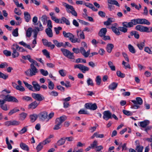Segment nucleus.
Here are the masks:
<instances>
[{
  "label": "nucleus",
  "mask_w": 152,
  "mask_h": 152,
  "mask_svg": "<svg viewBox=\"0 0 152 152\" xmlns=\"http://www.w3.org/2000/svg\"><path fill=\"white\" fill-rule=\"evenodd\" d=\"M122 25L123 26L119 27L118 28L115 26H112L111 27V28L112 31L116 35H119L121 34L119 31L124 33H126L127 32V28H129L127 23V22H123L122 23Z\"/></svg>",
  "instance_id": "nucleus-1"
},
{
  "label": "nucleus",
  "mask_w": 152,
  "mask_h": 152,
  "mask_svg": "<svg viewBox=\"0 0 152 152\" xmlns=\"http://www.w3.org/2000/svg\"><path fill=\"white\" fill-rule=\"evenodd\" d=\"M129 28L133 27L137 24L150 25V23L145 19L137 18L131 20L130 22H127Z\"/></svg>",
  "instance_id": "nucleus-2"
},
{
  "label": "nucleus",
  "mask_w": 152,
  "mask_h": 152,
  "mask_svg": "<svg viewBox=\"0 0 152 152\" xmlns=\"http://www.w3.org/2000/svg\"><path fill=\"white\" fill-rule=\"evenodd\" d=\"M66 119V116L65 115L60 117L57 118L55 120V125L53 128V129L55 130H58L60 129L62 126L61 124Z\"/></svg>",
  "instance_id": "nucleus-3"
},
{
  "label": "nucleus",
  "mask_w": 152,
  "mask_h": 152,
  "mask_svg": "<svg viewBox=\"0 0 152 152\" xmlns=\"http://www.w3.org/2000/svg\"><path fill=\"white\" fill-rule=\"evenodd\" d=\"M64 36L65 38H68L69 40L73 43L76 42L79 43L80 42V39L78 38H74V36L72 33L68 32L66 33L65 31H64L63 32Z\"/></svg>",
  "instance_id": "nucleus-4"
},
{
  "label": "nucleus",
  "mask_w": 152,
  "mask_h": 152,
  "mask_svg": "<svg viewBox=\"0 0 152 152\" xmlns=\"http://www.w3.org/2000/svg\"><path fill=\"white\" fill-rule=\"evenodd\" d=\"M62 4L65 7L67 13H71L72 15L76 17L77 16V13L73 6L69 5L65 2H63Z\"/></svg>",
  "instance_id": "nucleus-5"
},
{
  "label": "nucleus",
  "mask_w": 152,
  "mask_h": 152,
  "mask_svg": "<svg viewBox=\"0 0 152 152\" xmlns=\"http://www.w3.org/2000/svg\"><path fill=\"white\" fill-rule=\"evenodd\" d=\"M131 102L134 104L132 105L131 108L135 109H139L140 108V105L142 104L143 101L142 99L140 97L136 98L135 100H132Z\"/></svg>",
  "instance_id": "nucleus-6"
},
{
  "label": "nucleus",
  "mask_w": 152,
  "mask_h": 152,
  "mask_svg": "<svg viewBox=\"0 0 152 152\" xmlns=\"http://www.w3.org/2000/svg\"><path fill=\"white\" fill-rule=\"evenodd\" d=\"M61 51L63 55L67 58L70 59H75V56L74 55L73 53H72L69 50L64 48H61Z\"/></svg>",
  "instance_id": "nucleus-7"
},
{
  "label": "nucleus",
  "mask_w": 152,
  "mask_h": 152,
  "mask_svg": "<svg viewBox=\"0 0 152 152\" xmlns=\"http://www.w3.org/2000/svg\"><path fill=\"white\" fill-rule=\"evenodd\" d=\"M61 51L63 55L67 58L70 59H75V56L74 55L73 53H72L69 50L64 48H61Z\"/></svg>",
  "instance_id": "nucleus-8"
},
{
  "label": "nucleus",
  "mask_w": 152,
  "mask_h": 152,
  "mask_svg": "<svg viewBox=\"0 0 152 152\" xmlns=\"http://www.w3.org/2000/svg\"><path fill=\"white\" fill-rule=\"evenodd\" d=\"M107 2L108 4H108V8L111 11L113 10L114 8V7L112 6L111 4L115 5L116 6L119 7H120V4L118 2L115 0H107Z\"/></svg>",
  "instance_id": "nucleus-9"
},
{
  "label": "nucleus",
  "mask_w": 152,
  "mask_h": 152,
  "mask_svg": "<svg viewBox=\"0 0 152 152\" xmlns=\"http://www.w3.org/2000/svg\"><path fill=\"white\" fill-rule=\"evenodd\" d=\"M74 68L75 69H79L83 73H85L86 71L89 70L88 67L79 64L75 65Z\"/></svg>",
  "instance_id": "nucleus-10"
},
{
  "label": "nucleus",
  "mask_w": 152,
  "mask_h": 152,
  "mask_svg": "<svg viewBox=\"0 0 152 152\" xmlns=\"http://www.w3.org/2000/svg\"><path fill=\"white\" fill-rule=\"evenodd\" d=\"M43 29L44 27L41 23H40V24L39 27L38 26L35 27V29L33 30V31L34 33V35L33 36V37L34 38V39H36L38 32L42 31H43Z\"/></svg>",
  "instance_id": "nucleus-11"
},
{
  "label": "nucleus",
  "mask_w": 152,
  "mask_h": 152,
  "mask_svg": "<svg viewBox=\"0 0 152 152\" xmlns=\"http://www.w3.org/2000/svg\"><path fill=\"white\" fill-rule=\"evenodd\" d=\"M136 30L142 32H150L149 28L146 26H144L140 25L136 26L135 27Z\"/></svg>",
  "instance_id": "nucleus-12"
},
{
  "label": "nucleus",
  "mask_w": 152,
  "mask_h": 152,
  "mask_svg": "<svg viewBox=\"0 0 152 152\" xmlns=\"http://www.w3.org/2000/svg\"><path fill=\"white\" fill-rule=\"evenodd\" d=\"M85 107L88 109L94 110L97 108L96 103L92 104L91 103H88L85 105Z\"/></svg>",
  "instance_id": "nucleus-13"
},
{
  "label": "nucleus",
  "mask_w": 152,
  "mask_h": 152,
  "mask_svg": "<svg viewBox=\"0 0 152 152\" xmlns=\"http://www.w3.org/2000/svg\"><path fill=\"white\" fill-rule=\"evenodd\" d=\"M31 96L39 102L45 99L44 97L40 94L33 93L31 94Z\"/></svg>",
  "instance_id": "nucleus-14"
},
{
  "label": "nucleus",
  "mask_w": 152,
  "mask_h": 152,
  "mask_svg": "<svg viewBox=\"0 0 152 152\" xmlns=\"http://www.w3.org/2000/svg\"><path fill=\"white\" fill-rule=\"evenodd\" d=\"M103 118L106 121H107L109 119L112 118V114L109 110L104 111L103 113Z\"/></svg>",
  "instance_id": "nucleus-15"
},
{
  "label": "nucleus",
  "mask_w": 152,
  "mask_h": 152,
  "mask_svg": "<svg viewBox=\"0 0 152 152\" xmlns=\"http://www.w3.org/2000/svg\"><path fill=\"white\" fill-rule=\"evenodd\" d=\"M30 67L31 68L29 69L30 72V76H32L35 75L36 73L38 72V70L33 64H31Z\"/></svg>",
  "instance_id": "nucleus-16"
},
{
  "label": "nucleus",
  "mask_w": 152,
  "mask_h": 152,
  "mask_svg": "<svg viewBox=\"0 0 152 152\" xmlns=\"http://www.w3.org/2000/svg\"><path fill=\"white\" fill-rule=\"evenodd\" d=\"M5 96L7 101L9 102H12L16 103L18 102V100L14 96H10L9 95H7Z\"/></svg>",
  "instance_id": "nucleus-17"
},
{
  "label": "nucleus",
  "mask_w": 152,
  "mask_h": 152,
  "mask_svg": "<svg viewBox=\"0 0 152 152\" xmlns=\"http://www.w3.org/2000/svg\"><path fill=\"white\" fill-rule=\"evenodd\" d=\"M38 116L41 120L44 121L47 118L48 113L45 111L42 112L38 115Z\"/></svg>",
  "instance_id": "nucleus-18"
},
{
  "label": "nucleus",
  "mask_w": 152,
  "mask_h": 152,
  "mask_svg": "<svg viewBox=\"0 0 152 152\" xmlns=\"http://www.w3.org/2000/svg\"><path fill=\"white\" fill-rule=\"evenodd\" d=\"M143 147L137 145L136 147V150L130 148L129 149V152H142Z\"/></svg>",
  "instance_id": "nucleus-19"
},
{
  "label": "nucleus",
  "mask_w": 152,
  "mask_h": 152,
  "mask_svg": "<svg viewBox=\"0 0 152 152\" xmlns=\"http://www.w3.org/2000/svg\"><path fill=\"white\" fill-rule=\"evenodd\" d=\"M11 49L13 52L12 54L13 58H15L18 57L19 55V53L17 51V49H15L14 44L12 45Z\"/></svg>",
  "instance_id": "nucleus-20"
},
{
  "label": "nucleus",
  "mask_w": 152,
  "mask_h": 152,
  "mask_svg": "<svg viewBox=\"0 0 152 152\" xmlns=\"http://www.w3.org/2000/svg\"><path fill=\"white\" fill-rule=\"evenodd\" d=\"M32 84L33 85V88H34V90L35 91H39L40 90V86L39 84L36 81H34L32 82Z\"/></svg>",
  "instance_id": "nucleus-21"
},
{
  "label": "nucleus",
  "mask_w": 152,
  "mask_h": 152,
  "mask_svg": "<svg viewBox=\"0 0 152 152\" xmlns=\"http://www.w3.org/2000/svg\"><path fill=\"white\" fill-rule=\"evenodd\" d=\"M39 104V103H37L36 101H34L28 105V108L29 109H34L37 107Z\"/></svg>",
  "instance_id": "nucleus-22"
},
{
  "label": "nucleus",
  "mask_w": 152,
  "mask_h": 152,
  "mask_svg": "<svg viewBox=\"0 0 152 152\" xmlns=\"http://www.w3.org/2000/svg\"><path fill=\"white\" fill-rule=\"evenodd\" d=\"M24 15L25 21L27 22H29L31 18L29 13L28 12L25 11L24 13Z\"/></svg>",
  "instance_id": "nucleus-23"
},
{
  "label": "nucleus",
  "mask_w": 152,
  "mask_h": 152,
  "mask_svg": "<svg viewBox=\"0 0 152 152\" xmlns=\"http://www.w3.org/2000/svg\"><path fill=\"white\" fill-rule=\"evenodd\" d=\"M150 123V121L148 120H145L140 122V126L143 128H145Z\"/></svg>",
  "instance_id": "nucleus-24"
},
{
  "label": "nucleus",
  "mask_w": 152,
  "mask_h": 152,
  "mask_svg": "<svg viewBox=\"0 0 152 152\" xmlns=\"http://www.w3.org/2000/svg\"><path fill=\"white\" fill-rule=\"evenodd\" d=\"M107 32V29L106 28H102L99 32V35L101 37H102L103 36L106 35Z\"/></svg>",
  "instance_id": "nucleus-25"
},
{
  "label": "nucleus",
  "mask_w": 152,
  "mask_h": 152,
  "mask_svg": "<svg viewBox=\"0 0 152 152\" xmlns=\"http://www.w3.org/2000/svg\"><path fill=\"white\" fill-rule=\"evenodd\" d=\"M38 20L37 17V16H34L32 19V22H33V24L34 25H37V26H38L39 27L40 24L41 23L40 21H39L37 23V21Z\"/></svg>",
  "instance_id": "nucleus-26"
},
{
  "label": "nucleus",
  "mask_w": 152,
  "mask_h": 152,
  "mask_svg": "<svg viewBox=\"0 0 152 152\" xmlns=\"http://www.w3.org/2000/svg\"><path fill=\"white\" fill-rule=\"evenodd\" d=\"M114 47V45L112 43H108L107 46V51L108 53H110Z\"/></svg>",
  "instance_id": "nucleus-27"
},
{
  "label": "nucleus",
  "mask_w": 152,
  "mask_h": 152,
  "mask_svg": "<svg viewBox=\"0 0 152 152\" xmlns=\"http://www.w3.org/2000/svg\"><path fill=\"white\" fill-rule=\"evenodd\" d=\"M53 41L54 44L58 48H60L62 46L65 47L64 43L62 42H59L57 40L55 39L53 40Z\"/></svg>",
  "instance_id": "nucleus-28"
},
{
  "label": "nucleus",
  "mask_w": 152,
  "mask_h": 152,
  "mask_svg": "<svg viewBox=\"0 0 152 152\" xmlns=\"http://www.w3.org/2000/svg\"><path fill=\"white\" fill-rule=\"evenodd\" d=\"M118 83L115 82H113L111 83L108 86L109 89L113 90L117 87Z\"/></svg>",
  "instance_id": "nucleus-29"
},
{
  "label": "nucleus",
  "mask_w": 152,
  "mask_h": 152,
  "mask_svg": "<svg viewBox=\"0 0 152 152\" xmlns=\"http://www.w3.org/2000/svg\"><path fill=\"white\" fill-rule=\"evenodd\" d=\"M45 32L47 35L50 37H52L53 36L52 31L51 28H47L45 29Z\"/></svg>",
  "instance_id": "nucleus-30"
},
{
  "label": "nucleus",
  "mask_w": 152,
  "mask_h": 152,
  "mask_svg": "<svg viewBox=\"0 0 152 152\" xmlns=\"http://www.w3.org/2000/svg\"><path fill=\"white\" fill-rule=\"evenodd\" d=\"M77 36L79 37L80 39H85V35L83 31H77Z\"/></svg>",
  "instance_id": "nucleus-31"
},
{
  "label": "nucleus",
  "mask_w": 152,
  "mask_h": 152,
  "mask_svg": "<svg viewBox=\"0 0 152 152\" xmlns=\"http://www.w3.org/2000/svg\"><path fill=\"white\" fill-rule=\"evenodd\" d=\"M131 36H134V37L136 39H138L139 38L140 35L138 33L135 31H132L130 32Z\"/></svg>",
  "instance_id": "nucleus-32"
},
{
  "label": "nucleus",
  "mask_w": 152,
  "mask_h": 152,
  "mask_svg": "<svg viewBox=\"0 0 152 152\" xmlns=\"http://www.w3.org/2000/svg\"><path fill=\"white\" fill-rule=\"evenodd\" d=\"M19 44L27 48L30 50H32V49L31 48L30 45H29L27 44L23 41L19 42Z\"/></svg>",
  "instance_id": "nucleus-33"
},
{
  "label": "nucleus",
  "mask_w": 152,
  "mask_h": 152,
  "mask_svg": "<svg viewBox=\"0 0 152 152\" xmlns=\"http://www.w3.org/2000/svg\"><path fill=\"white\" fill-rule=\"evenodd\" d=\"M20 148L23 149L26 151H29V148L28 146L25 143L21 142L20 144Z\"/></svg>",
  "instance_id": "nucleus-34"
},
{
  "label": "nucleus",
  "mask_w": 152,
  "mask_h": 152,
  "mask_svg": "<svg viewBox=\"0 0 152 152\" xmlns=\"http://www.w3.org/2000/svg\"><path fill=\"white\" fill-rule=\"evenodd\" d=\"M128 48L129 51L132 53L134 54L136 52V50L133 46L131 44L128 45Z\"/></svg>",
  "instance_id": "nucleus-35"
},
{
  "label": "nucleus",
  "mask_w": 152,
  "mask_h": 152,
  "mask_svg": "<svg viewBox=\"0 0 152 152\" xmlns=\"http://www.w3.org/2000/svg\"><path fill=\"white\" fill-rule=\"evenodd\" d=\"M32 28L31 27L28 28L26 31V36L28 38L30 37L31 35Z\"/></svg>",
  "instance_id": "nucleus-36"
},
{
  "label": "nucleus",
  "mask_w": 152,
  "mask_h": 152,
  "mask_svg": "<svg viewBox=\"0 0 152 152\" xmlns=\"http://www.w3.org/2000/svg\"><path fill=\"white\" fill-rule=\"evenodd\" d=\"M137 46L140 50H142L145 46V42H141L140 43L137 44Z\"/></svg>",
  "instance_id": "nucleus-37"
},
{
  "label": "nucleus",
  "mask_w": 152,
  "mask_h": 152,
  "mask_svg": "<svg viewBox=\"0 0 152 152\" xmlns=\"http://www.w3.org/2000/svg\"><path fill=\"white\" fill-rule=\"evenodd\" d=\"M113 18H108L107 21L104 22V24L106 26H108L110 25L113 22Z\"/></svg>",
  "instance_id": "nucleus-38"
},
{
  "label": "nucleus",
  "mask_w": 152,
  "mask_h": 152,
  "mask_svg": "<svg viewBox=\"0 0 152 152\" xmlns=\"http://www.w3.org/2000/svg\"><path fill=\"white\" fill-rule=\"evenodd\" d=\"M65 141V139L64 138H61L57 142V145L60 146L64 144Z\"/></svg>",
  "instance_id": "nucleus-39"
},
{
  "label": "nucleus",
  "mask_w": 152,
  "mask_h": 152,
  "mask_svg": "<svg viewBox=\"0 0 152 152\" xmlns=\"http://www.w3.org/2000/svg\"><path fill=\"white\" fill-rule=\"evenodd\" d=\"M23 83L25 84V86L27 87L29 90L34 91V90L33 87L30 84H28L27 82L23 81Z\"/></svg>",
  "instance_id": "nucleus-40"
},
{
  "label": "nucleus",
  "mask_w": 152,
  "mask_h": 152,
  "mask_svg": "<svg viewBox=\"0 0 152 152\" xmlns=\"http://www.w3.org/2000/svg\"><path fill=\"white\" fill-rule=\"evenodd\" d=\"M14 45L15 46V49H17L18 51L21 52H23L26 51L22 47H20L17 44H14Z\"/></svg>",
  "instance_id": "nucleus-41"
},
{
  "label": "nucleus",
  "mask_w": 152,
  "mask_h": 152,
  "mask_svg": "<svg viewBox=\"0 0 152 152\" xmlns=\"http://www.w3.org/2000/svg\"><path fill=\"white\" fill-rule=\"evenodd\" d=\"M47 17L45 15H43L41 18V20L44 25H45L47 20Z\"/></svg>",
  "instance_id": "nucleus-42"
},
{
  "label": "nucleus",
  "mask_w": 152,
  "mask_h": 152,
  "mask_svg": "<svg viewBox=\"0 0 152 152\" xmlns=\"http://www.w3.org/2000/svg\"><path fill=\"white\" fill-rule=\"evenodd\" d=\"M87 83L88 86H94V84L92 80L90 78H88L87 80Z\"/></svg>",
  "instance_id": "nucleus-43"
},
{
  "label": "nucleus",
  "mask_w": 152,
  "mask_h": 152,
  "mask_svg": "<svg viewBox=\"0 0 152 152\" xmlns=\"http://www.w3.org/2000/svg\"><path fill=\"white\" fill-rule=\"evenodd\" d=\"M108 65L111 69L112 71H115V66L113 65V62L111 61H109L108 63Z\"/></svg>",
  "instance_id": "nucleus-44"
},
{
  "label": "nucleus",
  "mask_w": 152,
  "mask_h": 152,
  "mask_svg": "<svg viewBox=\"0 0 152 152\" xmlns=\"http://www.w3.org/2000/svg\"><path fill=\"white\" fill-rule=\"evenodd\" d=\"M22 99L23 100L26 101H31V102L32 101L33 99L31 97H29L27 96H24L22 97Z\"/></svg>",
  "instance_id": "nucleus-45"
},
{
  "label": "nucleus",
  "mask_w": 152,
  "mask_h": 152,
  "mask_svg": "<svg viewBox=\"0 0 152 152\" xmlns=\"http://www.w3.org/2000/svg\"><path fill=\"white\" fill-rule=\"evenodd\" d=\"M95 81L97 85L99 86L101 82V78L99 76H96L95 79Z\"/></svg>",
  "instance_id": "nucleus-46"
},
{
  "label": "nucleus",
  "mask_w": 152,
  "mask_h": 152,
  "mask_svg": "<svg viewBox=\"0 0 152 152\" xmlns=\"http://www.w3.org/2000/svg\"><path fill=\"white\" fill-rule=\"evenodd\" d=\"M42 52L44 55L47 58H50V53L47 50L44 49L42 50Z\"/></svg>",
  "instance_id": "nucleus-47"
},
{
  "label": "nucleus",
  "mask_w": 152,
  "mask_h": 152,
  "mask_svg": "<svg viewBox=\"0 0 152 152\" xmlns=\"http://www.w3.org/2000/svg\"><path fill=\"white\" fill-rule=\"evenodd\" d=\"M41 74L43 75L46 76L48 74V73L47 70H45L43 69L39 70Z\"/></svg>",
  "instance_id": "nucleus-48"
},
{
  "label": "nucleus",
  "mask_w": 152,
  "mask_h": 152,
  "mask_svg": "<svg viewBox=\"0 0 152 152\" xmlns=\"http://www.w3.org/2000/svg\"><path fill=\"white\" fill-rule=\"evenodd\" d=\"M98 145V142L96 140H94L92 143L90 144V146L91 149H94L96 148Z\"/></svg>",
  "instance_id": "nucleus-49"
},
{
  "label": "nucleus",
  "mask_w": 152,
  "mask_h": 152,
  "mask_svg": "<svg viewBox=\"0 0 152 152\" xmlns=\"http://www.w3.org/2000/svg\"><path fill=\"white\" fill-rule=\"evenodd\" d=\"M6 143L7 145V148L9 150H11L12 148V146L10 143L9 141L8 137H7L6 138Z\"/></svg>",
  "instance_id": "nucleus-50"
},
{
  "label": "nucleus",
  "mask_w": 152,
  "mask_h": 152,
  "mask_svg": "<svg viewBox=\"0 0 152 152\" xmlns=\"http://www.w3.org/2000/svg\"><path fill=\"white\" fill-rule=\"evenodd\" d=\"M37 116L36 114L31 115L30 116V118L31 122H34L37 119Z\"/></svg>",
  "instance_id": "nucleus-51"
},
{
  "label": "nucleus",
  "mask_w": 152,
  "mask_h": 152,
  "mask_svg": "<svg viewBox=\"0 0 152 152\" xmlns=\"http://www.w3.org/2000/svg\"><path fill=\"white\" fill-rule=\"evenodd\" d=\"M116 74L118 76L121 78H124L125 76V74L121 73L120 71H117Z\"/></svg>",
  "instance_id": "nucleus-52"
},
{
  "label": "nucleus",
  "mask_w": 152,
  "mask_h": 152,
  "mask_svg": "<svg viewBox=\"0 0 152 152\" xmlns=\"http://www.w3.org/2000/svg\"><path fill=\"white\" fill-rule=\"evenodd\" d=\"M122 112L124 114L127 116L132 115L133 114L132 112L125 110H123Z\"/></svg>",
  "instance_id": "nucleus-53"
},
{
  "label": "nucleus",
  "mask_w": 152,
  "mask_h": 152,
  "mask_svg": "<svg viewBox=\"0 0 152 152\" xmlns=\"http://www.w3.org/2000/svg\"><path fill=\"white\" fill-rule=\"evenodd\" d=\"M131 5L132 7H134L135 8L138 10H139L141 8V6L140 4H139V7L134 3H131Z\"/></svg>",
  "instance_id": "nucleus-54"
},
{
  "label": "nucleus",
  "mask_w": 152,
  "mask_h": 152,
  "mask_svg": "<svg viewBox=\"0 0 152 152\" xmlns=\"http://www.w3.org/2000/svg\"><path fill=\"white\" fill-rule=\"evenodd\" d=\"M14 12L15 14L18 15H20L22 14L21 11L18 8H15L14 10Z\"/></svg>",
  "instance_id": "nucleus-55"
},
{
  "label": "nucleus",
  "mask_w": 152,
  "mask_h": 152,
  "mask_svg": "<svg viewBox=\"0 0 152 152\" xmlns=\"http://www.w3.org/2000/svg\"><path fill=\"white\" fill-rule=\"evenodd\" d=\"M8 77V76L7 75H5L4 73L0 72V78H2L4 80L7 79Z\"/></svg>",
  "instance_id": "nucleus-56"
},
{
  "label": "nucleus",
  "mask_w": 152,
  "mask_h": 152,
  "mask_svg": "<svg viewBox=\"0 0 152 152\" xmlns=\"http://www.w3.org/2000/svg\"><path fill=\"white\" fill-rule=\"evenodd\" d=\"M48 88L50 90H53L54 88V85L53 83L51 81H49L48 83Z\"/></svg>",
  "instance_id": "nucleus-57"
},
{
  "label": "nucleus",
  "mask_w": 152,
  "mask_h": 152,
  "mask_svg": "<svg viewBox=\"0 0 152 152\" xmlns=\"http://www.w3.org/2000/svg\"><path fill=\"white\" fill-rule=\"evenodd\" d=\"M19 110L17 109L16 108H15L11 110L9 113L8 115H12L13 113H15L16 112L19 111Z\"/></svg>",
  "instance_id": "nucleus-58"
},
{
  "label": "nucleus",
  "mask_w": 152,
  "mask_h": 152,
  "mask_svg": "<svg viewBox=\"0 0 152 152\" xmlns=\"http://www.w3.org/2000/svg\"><path fill=\"white\" fill-rule=\"evenodd\" d=\"M27 114L26 113H23L20 114V120H24L27 116Z\"/></svg>",
  "instance_id": "nucleus-59"
},
{
  "label": "nucleus",
  "mask_w": 152,
  "mask_h": 152,
  "mask_svg": "<svg viewBox=\"0 0 152 152\" xmlns=\"http://www.w3.org/2000/svg\"><path fill=\"white\" fill-rule=\"evenodd\" d=\"M122 64L125 66V69H131V67L129 64L128 63H126L124 61H123Z\"/></svg>",
  "instance_id": "nucleus-60"
},
{
  "label": "nucleus",
  "mask_w": 152,
  "mask_h": 152,
  "mask_svg": "<svg viewBox=\"0 0 152 152\" xmlns=\"http://www.w3.org/2000/svg\"><path fill=\"white\" fill-rule=\"evenodd\" d=\"M11 126H17L20 124V122L16 120H11Z\"/></svg>",
  "instance_id": "nucleus-61"
},
{
  "label": "nucleus",
  "mask_w": 152,
  "mask_h": 152,
  "mask_svg": "<svg viewBox=\"0 0 152 152\" xmlns=\"http://www.w3.org/2000/svg\"><path fill=\"white\" fill-rule=\"evenodd\" d=\"M18 28H16L12 32V34L13 36L15 37H17L18 36Z\"/></svg>",
  "instance_id": "nucleus-62"
},
{
  "label": "nucleus",
  "mask_w": 152,
  "mask_h": 152,
  "mask_svg": "<svg viewBox=\"0 0 152 152\" xmlns=\"http://www.w3.org/2000/svg\"><path fill=\"white\" fill-rule=\"evenodd\" d=\"M30 3L31 4H34L37 6H39L40 4V1H38L36 0H31Z\"/></svg>",
  "instance_id": "nucleus-63"
},
{
  "label": "nucleus",
  "mask_w": 152,
  "mask_h": 152,
  "mask_svg": "<svg viewBox=\"0 0 152 152\" xmlns=\"http://www.w3.org/2000/svg\"><path fill=\"white\" fill-rule=\"evenodd\" d=\"M16 89L20 91H25V88L21 86H18L16 87Z\"/></svg>",
  "instance_id": "nucleus-64"
}]
</instances>
